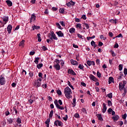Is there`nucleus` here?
<instances>
[{"mask_svg":"<svg viewBox=\"0 0 127 127\" xmlns=\"http://www.w3.org/2000/svg\"><path fill=\"white\" fill-rule=\"evenodd\" d=\"M89 78L90 80L94 81V82H97L98 81V79L96 78V77L93 75V74H90Z\"/></svg>","mask_w":127,"mask_h":127,"instance_id":"obj_6","label":"nucleus"},{"mask_svg":"<svg viewBox=\"0 0 127 127\" xmlns=\"http://www.w3.org/2000/svg\"><path fill=\"white\" fill-rule=\"evenodd\" d=\"M122 119L124 120H126V119H127V113H125L124 115H122Z\"/></svg>","mask_w":127,"mask_h":127,"instance_id":"obj_43","label":"nucleus"},{"mask_svg":"<svg viewBox=\"0 0 127 127\" xmlns=\"http://www.w3.org/2000/svg\"><path fill=\"white\" fill-rule=\"evenodd\" d=\"M64 93L66 98H67L68 99L72 98V95H71V94H72V90H71V88H69V87L67 86L64 88Z\"/></svg>","mask_w":127,"mask_h":127,"instance_id":"obj_1","label":"nucleus"},{"mask_svg":"<svg viewBox=\"0 0 127 127\" xmlns=\"http://www.w3.org/2000/svg\"><path fill=\"white\" fill-rule=\"evenodd\" d=\"M72 105H73V107H75V106H76V98H74L73 99V103H72Z\"/></svg>","mask_w":127,"mask_h":127,"instance_id":"obj_30","label":"nucleus"},{"mask_svg":"<svg viewBox=\"0 0 127 127\" xmlns=\"http://www.w3.org/2000/svg\"><path fill=\"white\" fill-rule=\"evenodd\" d=\"M97 76L98 77V78H101V77H102V74L101 73H100V72H99V71H98L97 72Z\"/></svg>","mask_w":127,"mask_h":127,"instance_id":"obj_38","label":"nucleus"},{"mask_svg":"<svg viewBox=\"0 0 127 127\" xmlns=\"http://www.w3.org/2000/svg\"><path fill=\"white\" fill-rule=\"evenodd\" d=\"M39 58H36L34 61L35 64H38V61L39 60Z\"/></svg>","mask_w":127,"mask_h":127,"instance_id":"obj_40","label":"nucleus"},{"mask_svg":"<svg viewBox=\"0 0 127 127\" xmlns=\"http://www.w3.org/2000/svg\"><path fill=\"white\" fill-rule=\"evenodd\" d=\"M64 10H65L64 9V8H61V9H60L59 11H60V13H64Z\"/></svg>","mask_w":127,"mask_h":127,"instance_id":"obj_41","label":"nucleus"},{"mask_svg":"<svg viewBox=\"0 0 127 127\" xmlns=\"http://www.w3.org/2000/svg\"><path fill=\"white\" fill-rule=\"evenodd\" d=\"M16 123L17 124H20L21 123V119L19 118H17Z\"/></svg>","mask_w":127,"mask_h":127,"instance_id":"obj_33","label":"nucleus"},{"mask_svg":"<svg viewBox=\"0 0 127 127\" xmlns=\"http://www.w3.org/2000/svg\"><path fill=\"white\" fill-rule=\"evenodd\" d=\"M98 46H103V43L102 42H99L98 44Z\"/></svg>","mask_w":127,"mask_h":127,"instance_id":"obj_64","label":"nucleus"},{"mask_svg":"<svg viewBox=\"0 0 127 127\" xmlns=\"http://www.w3.org/2000/svg\"><path fill=\"white\" fill-rule=\"evenodd\" d=\"M42 81V79L40 78H38L37 81L35 82V86H36V87H40L41 85Z\"/></svg>","mask_w":127,"mask_h":127,"instance_id":"obj_3","label":"nucleus"},{"mask_svg":"<svg viewBox=\"0 0 127 127\" xmlns=\"http://www.w3.org/2000/svg\"><path fill=\"white\" fill-rule=\"evenodd\" d=\"M43 50H44V51H46V50H48L47 48L44 46H43L42 47Z\"/></svg>","mask_w":127,"mask_h":127,"instance_id":"obj_50","label":"nucleus"},{"mask_svg":"<svg viewBox=\"0 0 127 127\" xmlns=\"http://www.w3.org/2000/svg\"><path fill=\"white\" fill-rule=\"evenodd\" d=\"M55 62L56 63V64H60V61L59 60H58V59H56V60L55 61Z\"/></svg>","mask_w":127,"mask_h":127,"instance_id":"obj_56","label":"nucleus"},{"mask_svg":"<svg viewBox=\"0 0 127 127\" xmlns=\"http://www.w3.org/2000/svg\"><path fill=\"white\" fill-rule=\"evenodd\" d=\"M42 73L39 72L38 74L39 77H40V79H42Z\"/></svg>","mask_w":127,"mask_h":127,"instance_id":"obj_54","label":"nucleus"},{"mask_svg":"<svg viewBox=\"0 0 127 127\" xmlns=\"http://www.w3.org/2000/svg\"><path fill=\"white\" fill-rule=\"evenodd\" d=\"M48 37L50 38L51 40H53V37H52V34L51 33L49 34Z\"/></svg>","mask_w":127,"mask_h":127,"instance_id":"obj_36","label":"nucleus"},{"mask_svg":"<svg viewBox=\"0 0 127 127\" xmlns=\"http://www.w3.org/2000/svg\"><path fill=\"white\" fill-rule=\"evenodd\" d=\"M29 75L30 77H33V72L30 71V72L29 73Z\"/></svg>","mask_w":127,"mask_h":127,"instance_id":"obj_49","label":"nucleus"},{"mask_svg":"<svg viewBox=\"0 0 127 127\" xmlns=\"http://www.w3.org/2000/svg\"><path fill=\"white\" fill-rule=\"evenodd\" d=\"M54 68L57 70V71H59L60 70V64H55L53 66Z\"/></svg>","mask_w":127,"mask_h":127,"instance_id":"obj_8","label":"nucleus"},{"mask_svg":"<svg viewBox=\"0 0 127 127\" xmlns=\"http://www.w3.org/2000/svg\"><path fill=\"white\" fill-rule=\"evenodd\" d=\"M113 109L112 108H109L108 110V113H112Z\"/></svg>","mask_w":127,"mask_h":127,"instance_id":"obj_60","label":"nucleus"},{"mask_svg":"<svg viewBox=\"0 0 127 127\" xmlns=\"http://www.w3.org/2000/svg\"><path fill=\"white\" fill-rule=\"evenodd\" d=\"M53 117V110H51L49 114V118H52Z\"/></svg>","mask_w":127,"mask_h":127,"instance_id":"obj_39","label":"nucleus"},{"mask_svg":"<svg viewBox=\"0 0 127 127\" xmlns=\"http://www.w3.org/2000/svg\"><path fill=\"white\" fill-rule=\"evenodd\" d=\"M41 35L40 34H37V37L38 38V41L39 42H41Z\"/></svg>","mask_w":127,"mask_h":127,"instance_id":"obj_23","label":"nucleus"},{"mask_svg":"<svg viewBox=\"0 0 127 127\" xmlns=\"http://www.w3.org/2000/svg\"><path fill=\"white\" fill-rule=\"evenodd\" d=\"M32 103H33V100L29 99V100H28V103H29L30 105H32Z\"/></svg>","mask_w":127,"mask_h":127,"instance_id":"obj_46","label":"nucleus"},{"mask_svg":"<svg viewBox=\"0 0 127 127\" xmlns=\"http://www.w3.org/2000/svg\"><path fill=\"white\" fill-rule=\"evenodd\" d=\"M25 42V41L24 40H22V41H21L19 43V46H24V43Z\"/></svg>","mask_w":127,"mask_h":127,"instance_id":"obj_22","label":"nucleus"},{"mask_svg":"<svg viewBox=\"0 0 127 127\" xmlns=\"http://www.w3.org/2000/svg\"><path fill=\"white\" fill-rule=\"evenodd\" d=\"M35 54V52H30V55H34Z\"/></svg>","mask_w":127,"mask_h":127,"instance_id":"obj_62","label":"nucleus"},{"mask_svg":"<svg viewBox=\"0 0 127 127\" xmlns=\"http://www.w3.org/2000/svg\"><path fill=\"white\" fill-rule=\"evenodd\" d=\"M76 28H79V29H81L82 28V26L81 25V24L80 23L77 24Z\"/></svg>","mask_w":127,"mask_h":127,"instance_id":"obj_37","label":"nucleus"},{"mask_svg":"<svg viewBox=\"0 0 127 127\" xmlns=\"http://www.w3.org/2000/svg\"><path fill=\"white\" fill-rule=\"evenodd\" d=\"M51 33H52L53 39H54V40H58V38L56 37V35L54 34V32L52 31L51 32Z\"/></svg>","mask_w":127,"mask_h":127,"instance_id":"obj_17","label":"nucleus"},{"mask_svg":"<svg viewBox=\"0 0 127 127\" xmlns=\"http://www.w3.org/2000/svg\"><path fill=\"white\" fill-rule=\"evenodd\" d=\"M68 74H70V75H73L74 76L76 75V73L74 72V70L71 69H69L67 71Z\"/></svg>","mask_w":127,"mask_h":127,"instance_id":"obj_12","label":"nucleus"},{"mask_svg":"<svg viewBox=\"0 0 127 127\" xmlns=\"http://www.w3.org/2000/svg\"><path fill=\"white\" fill-rule=\"evenodd\" d=\"M36 19V16L34 14H32L31 16L30 22L34 21Z\"/></svg>","mask_w":127,"mask_h":127,"instance_id":"obj_11","label":"nucleus"},{"mask_svg":"<svg viewBox=\"0 0 127 127\" xmlns=\"http://www.w3.org/2000/svg\"><path fill=\"white\" fill-rule=\"evenodd\" d=\"M0 85H4L5 84V78L2 75L0 76Z\"/></svg>","mask_w":127,"mask_h":127,"instance_id":"obj_4","label":"nucleus"},{"mask_svg":"<svg viewBox=\"0 0 127 127\" xmlns=\"http://www.w3.org/2000/svg\"><path fill=\"white\" fill-rule=\"evenodd\" d=\"M78 68L79 69H80V70H84L83 69H84V65H83V64H80L79 65H78Z\"/></svg>","mask_w":127,"mask_h":127,"instance_id":"obj_31","label":"nucleus"},{"mask_svg":"<svg viewBox=\"0 0 127 127\" xmlns=\"http://www.w3.org/2000/svg\"><path fill=\"white\" fill-rule=\"evenodd\" d=\"M12 29V26H11V25L10 24L8 25L7 27V30L8 33L9 34L11 33Z\"/></svg>","mask_w":127,"mask_h":127,"instance_id":"obj_7","label":"nucleus"},{"mask_svg":"<svg viewBox=\"0 0 127 127\" xmlns=\"http://www.w3.org/2000/svg\"><path fill=\"white\" fill-rule=\"evenodd\" d=\"M67 84L72 90H74V87L72 85H71V83L70 82V81H68Z\"/></svg>","mask_w":127,"mask_h":127,"instance_id":"obj_32","label":"nucleus"},{"mask_svg":"<svg viewBox=\"0 0 127 127\" xmlns=\"http://www.w3.org/2000/svg\"><path fill=\"white\" fill-rule=\"evenodd\" d=\"M116 37H118V38H120V37H122L123 38V35L122 34H119L118 36H117Z\"/></svg>","mask_w":127,"mask_h":127,"instance_id":"obj_63","label":"nucleus"},{"mask_svg":"<svg viewBox=\"0 0 127 127\" xmlns=\"http://www.w3.org/2000/svg\"><path fill=\"white\" fill-rule=\"evenodd\" d=\"M69 32L70 33L73 34L75 33V28H71L69 29Z\"/></svg>","mask_w":127,"mask_h":127,"instance_id":"obj_24","label":"nucleus"},{"mask_svg":"<svg viewBox=\"0 0 127 127\" xmlns=\"http://www.w3.org/2000/svg\"><path fill=\"white\" fill-rule=\"evenodd\" d=\"M81 18H83V19L86 20V19H87V17H86V15H83L81 17Z\"/></svg>","mask_w":127,"mask_h":127,"instance_id":"obj_51","label":"nucleus"},{"mask_svg":"<svg viewBox=\"0 0 127 127\" xmlns=\"http://www.w3.org/2000/svg\"><path fill=\"white\" fill-rule=\"evenodd\" d=\"M54 125H55V126L56 127H62L63 123H62V122L61 121H59V120H57L54 123Z\"/></svg>","mask_w":127,"mask_h":127,"instance_id":"obj_5","label":"nucleus"},{"mask_svg":"<svg viewBox=\"0 0 127 127\" xmlns=\"http://www.w3.org/2000/svg\"><path fill=\"white\" fill-rule=\"evenodd\" d=\"M59 104L60 105V106H62L63 103L62 102V100H59L58 101Z\"/></svg>","mask_w":127,"mask_h":127,"instance_id":"obj_53","label":"nucleus"},{"mask_svg":"<svg viewBox=\"0 0 127 127\" xmlns=\"http://www.w3.org/2000/svg\"><path fill=\"white\" fill-rule=\"evenodd\" d=\"M56 33L59 37H64V33H62V31H60L59 32H57Z\"/></svg>","mask_w":127,"mask_h":127,"instance_id":"obj_10","label":"nucleus"},{"mask_svg":"<svg viewBox=\"0 0 127 127\" xmlns=\"http://www.w3.org/2000/svg\"><path fill=\"white\" fill-rule=\"evenodd\" d=\"M124 73L125 75H127V68H124Z\"/></svg>","mask_w":127,"mask_h":127,"instance_id":"obj_52","label":"nucleus"},{"mask_svg":"<svg viewBox=\"0 0 127 127\" xmlns=\"http://www.w3.org/2000/svg\"><path fill=\"white\" fill-rule=\"evenodd\" d=\"M120 119V117L118 115H115V116L112 117V120L114 121H118Z\"/></svg>","mask_w":127,"mask_h":127,"instance_id":"obj_20","label":"nucleus"},{"mask_svg":"<svg viewBox=\"0 0 127 127\" xmlns=\"http://www.w3.org/2000/svg\"><path fill=\"white\" fill-rule=\"evenodd\" d=\"M43 66V64H39L37 65V67L38 68V69H41V68H42Z\"/></svg>","mask_w":127,"mask_h":127,"instance_id":"obj_25","label":"nucleus"},{"mask_svg":"<svg viewBox=\"0 0 127 127\" xmlns=\"http://www.w3.org/2000/svg\"><path fill=\"white\" fill-rule=\"evenodd\" d=\"M109 36L110 37H113V36H114V34H113L112 32H109Z\"/></svg>","mask_w":127,"mask_h":127,"instance_id":"obj_57","label":"nucleus"},{"mask_svg":"<svg viewBox=\"0 0 127 127\" xmlns=\"http://www.w3.org/2000/svg\"><path fill=\"white\" fill-rule=\"evenodd\" d=\"M3 21H4V22H3V24H6V22H7V21H8V17L6 16V17H3Z\"/></svg>","mask_w":127,"mask_h":127,"instance_id":"obj_19","label":"nucleus"},{"mask_svg":"<svg viewBox=\"0 0 127 127\" xmlns=\"http://www.w3.org/2000/svg\"><path fill=\"white\" fill-rule=\"evenodd\" d=\"M126 85L123 84V82H120L119 83V90L120 91H123V90H124V88H125V86Z\"/></svg>","mask_w":127,"mask_h":127,"instance_id":"obj_9","label":"nucleus"},{"mask_svg":"<svg viewBox=\"0 0 127 127\" xmlns=\"http://www.w3.org/2000/svg\"><path fill=\"white\" fill-rule=\"evenodd\" d=\"M91 45L92 46H94V48H95L96 47H97V46H96V43H95V41H92L91 42Z\"/></svg>","mask_w":127,"mask_h":127,"instance_id":"obj_29","label":"nucleus"},{"mask_svg":"<svg viewBox=\"0 0 127 127\" xmlns=\"http://www.w3.org/2000/svg\"><path fill=\"white\" fill-rule=\"evenodd\" d=\"M108 82L109 84H112V82L115 83V80H114V77L112 76L109 77Z\"/></svg>","mask_w":127,"mask_h":127,"instance_id":"obj_14","label":"nucleus"},{"mask_svg":"<svg viewBox=\"0 0 127 127\" xmlns=\"http://www.w3.org/2000/svg\"><path fill=\"white\" fill-rule=\"evenodd\" d=\"M97 117L99 121H101L102 122L103 119V117H102V115H101V114H97Z\"/></svg>","mask_w":127,"mask_h":127,"instance_id":"obj_21","label":"nucleus"},{"mask_svg":"<svg viewBox=\"0 0 127 127\" xmlns=\"http://www.w3.org/2000/svg\"><path fill=\"white\" fill-rule=\"evenodd\" d=\"M87 64L88 66H91V65H92V61H88L87 62Z\"/></svg>","mask_w":127,"mask_h":127,"instance_id":"obj_45","label":"nucleus"},{"mask_svg":"<svg viewBox=\"0 0 127 127\" xmlns=\"http://www.w3.org/2000/svg\"><path fill=\"white\" fill-rule=\"evenodd\" d=\"M108 106H109V107L113 106V103L110 100L108 101Z\"/></svg>","mask_w":127,"mask_h":127,"instance_id":"obj_34","label":"nucleus"},{"mask_svg":"<svg viewBox=\"0 0 127 127\" xmlns=\"http://www.w3.org/2000/svg\"><path fill=\"white\" fill-rule=\"evenodd\" d=\"M5 2L7 3L8 6H12V2L10 0H6Z\"/></svg>","mask_w":127,"mask_h":127,"instance_id":"obj_16","label":"nucleus"},{"mask_svg":"<svg viewBox=\"0 0 127 127\" xmlns=\"http://www.w3.org/2000/svg\"><path fill=\"white\" fill-rule=\"evenodd\" d=\"M74 117L76 118V119H79L80 118V117L79 116V114L78 113H76L74 114Z\"/></svg>","mask_w":127,"mask_h":127,"instance_id":"obj_47","label":"nucleus"},{"mask_svg":"<svg viewBox=\"0 0 127 127\" xmlns=\"http://www.w3.org/2000/svg\"><path fill=\"white\" fill-rule=\"evenodd\" d=\"M52 9L54 11H56V10H57L58 8L55 7H53L52 8Z\"/></svg>","mask_w":127,"mask_h":127,"instance_id":"obj_58","label":"nucleus"},{"mask_svg":"<svg viewBox=\"0 0 127 127\" xmlns=\"http://www.w3.org/2000/svg\"><path fill=\"white\" fill-rule=\"evenodd\" d=\"M57 94H58V95L59 96L62 95V92H61V91H60L59 89H58L57 91Z\"/></svg>","mask_w":127,"mask_h":127,"instance_id":"obj_42","label":"nucleus"},{"mask_svg":"<svg viewBox=\"0 0 127 127\" xmlns=\"http://www.w3.org/2000/svg\"><path fill=\"white\" fill-rule=\"evenodd\" d=\"M103 108L102 109V113L103 114H105V113H106V112L107 111V106L105 103L103 104Z\"/></svg>","mask_w":127,"mask_h":127,"instance_id":"obj_15","label":"nucleus"},{"mask_svg":"<svg viewBox=\"0 0 127 127\" xmlns=\"http://www.w3.org/2000/svg\"><path fill=\"white\" fill-rule=\"evenodd\" d=\"M7 123H8L9 124H12L13 122V121L12 120V119L11 118H9L7 119Z\"/></svg>","mask_w":127,"mask_h":127,"instance_id":"obj_27","label":"nucleus"},{"mask_svg":"<svg viewBox=\"0 0 127 127\" xmlns=\"http://www.w3.org/2000/svg\"><path fill=\"white\" fill-rule=\"evenodd\" d=\"M56 25H57L58 28H59V29H61V30L63 29V28H62V27H61L59 23H56Z\"/></svg>","mask_w":127,"mask_h":127,"instance_id":"obj_26","label":"nucleus"},{"mask_svg":"<svg viewBox=\"0 0 127 127\" xmlns=\"http://www.w3.org/2000/svg\"><path fill=\"white\" fill-rule=\"evenodd\" d=\"M96 64H97V65L100 64V60H99V59L96 60Z\"/></svg>","mask_w":127,"mask_h":127,"instance_id":"obj_59","label":"nucleus"},{"mask_svg":"<svg viewBox=\"0 0 127 127\" xmlns=\"http://www.w3.org/2000/svg\"><path fill=\"white\" fill-rule=\"evenodd\" d=\"M75 22H80V19H79V18H75Z\"/></svg>","mask_w":127,"mask_h":127,"instance_id":"obj_61","label":"nucleus"},{"mask_svg":"<svg viewBox=\"0 0 127 127\" xmlns=\"http://www.w3.org/2000/svg\"><path fill=\"white\" fill-rule=\"evenodd\" d=\"M77 35L78 38H80V39H82V38H83V36L81 35L80 34L78 33L77 34Z\"/></svg>","mask_w":127,"mask_h":127,"instance_id":"obj_48","label":"nucleus"},{"mask_svg":"<svg viewBox=\"0 0 127 127\" xmlns=\"http://www.w3.org/2000/svg\"><path fill=\"white\" fill-rule=\"evenodd\" d=\"M70 63H71V64H72V65H78L79 64L78 62H77L74 60H71Z\"/></svg>","mask_w":127,"mask_h":127,"instance_id":"obj_13","label":"nucleus"},{"mask_svg":"<svg viewBox=\"0 0 127 127\" xmlns=\"http://www.w3.org/2000/svg\"><path fill=\"white\" fill-rule=\"evenodd\" d=\"M119 69L120 71H122V70H123V64H120L119 65Z\"/></svg>","mask_w":127,"mask_h":127,"instance_id":"obj_44","label":"nucleus"},{"mask_svg":"<svg viewBox=\"0 0 127 127\" xmlns=\"http://www.w3.org/2000/svg\"><path fill=\"white\" fill-rule=\"evenodd\" d=\"M54 104L57 109H59V110H64V107L61 106L60 105H59V104H58V101L57 100H55Z\"/></svg>","mask_w":127,"mask_h":127,"instance_id":"obj_2","label":"nucleus"},{"mask_svg":"<svg viewBox=\"0 0 127 127\" xmlns=\"http://www.w3.org/2000/svg\"><path fill=\"white\" fill-rule=\"evenodd\" d=\"M83 26H85L86 28V29H89V24L86 23H83Z\"/></svg>","mask_w":127,"mask_h":127,"instance_id":"obj_35","label":"nucleus"},{"mask_svg":"<svg viewBox=\"0 0 127 127\" xmlns=\"http://www.w3.org/2000/svg\"><path fill=\"white\" fill-rule=\"evenodd\" d=\"M60 23H61L62 26H65V24L64 23V21H61V22H60Z\"/></svg>","mask_w":127,"mask_h":127,"instance_id":"obj_55","label":"nucleus"},{"mask_svg":"<svg viewBox=\"0 0 127 127\" xmlns=\"http://www.w3.org/2000/svg\"><path fill=\"white\" fill-rule=\"evenodd\" d=\"M106 97H108V98H109V99H112V98H113V93H110L107 94Z\"/></svg>","mask_w":127,"mask_h":127,"instance_id":"obj_28","label":"nucleus"},{"mask_svg":"<svg viewBox=\"0 0 127 127\" xmlns=\"http://www.w3.org/2000/svg\"><path fill=\"white\" fill-rule=\"evenodd\" d=\"M35 29H36L37 30L38 29H40V26L36 25L33 26L32 27V30H35Z\"/></svg>","mask_w":127,"mask_h":127,"instance_id":"obj_18","label":"nucleus"}]
</instances>
